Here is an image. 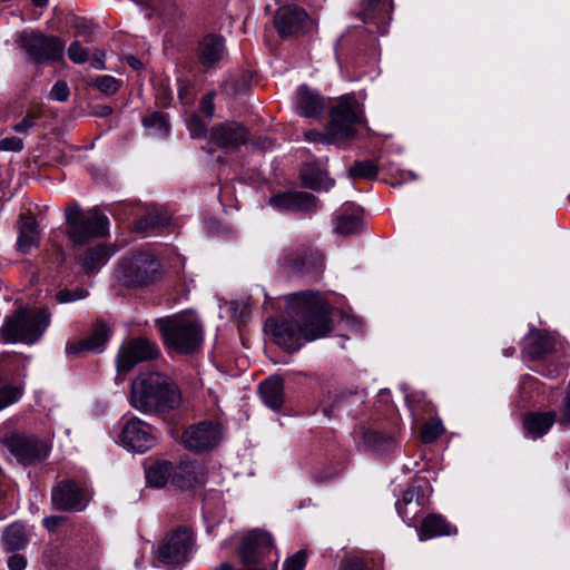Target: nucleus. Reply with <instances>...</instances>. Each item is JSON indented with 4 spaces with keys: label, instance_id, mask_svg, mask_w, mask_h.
Listing matches in <instances>:
<instances>
[{
    "label": "nucleus",
    "instance_id": "1",
    "mask_svg": "<svg viewBox=\"0 0 570 570\" xmlns=\"http://www.w3.org/2000/svg\"><path fill=\"white\" fill-rule=\"evenodd\" d=\"M332 307L318 293L304 291L286 296L283 320L268 318L265 327L276 344L288 352L298 351L306 342L325 337L333 328Z\"/></svg>",
    "mask_w": 570,
    "mask_h": 570
},
{
    "label": "nucleus",
    "instance_id": "2",
    "mask_svg": "<svg viewBox=\"0 0 570 570\" xmlns=\"http://www.w3.org/2000/svg\"><path fill=\"white\" fill-rule=\"evenodd\" d=\"M130 404L148 415L176 410L181 404V393L167 375L153 372L139 375L131 383Z\"/></svg>",
    "mask_w": 570,
    "mask_h": 570
},
{
    "label": "nucleus",
    "instance_id": "3",
    "mask_svg": "<svg viewBox=\"0 0 570 570\" xmlns=\"http://www.w3.org/2000/svg\"><path fill=\"white\" fill-rule=\"evenodd\" d=\"M165 347L177 354L196 352L204 341V328L193 314H180L157 321Z\"/></svg>",
    "mask_w": 570,
    "mask_h": 570
},
{
    "label": "nucleus",
    "instance_id": "4",
    "mask_svg": "<svg viewBox=\"0 0 570 570\" xmlns=\"http://www.w3.org/2000/svg\"><path fill=\"white\" fill-rule=\"evenodd\" d=\"M50 323V315L43 308H19L4 320L0 327V341L7 344L37 342Z\"/></svg>",
    "mask_w": 570,
    "mask_h": 570
},
{
    "label": "nucleus",
    "instance_id": "5",
    "mask_svg": "<svg viewBox=\"0 0 570 570\" xmlns=\"http://www.w3.org/2000/svg\"><path fill=\"white\" fill-rule=\"evenodd\" d=\"M362 121V114L357 102L352 97H342L338 104L331 110V120L325 132L311 130L305 132L306 140L311 142L336 144L355 137L354 126Z\"/></svg>",
    "mask_w": 570,
    "mask_h": 570
},
{
    "label": "nucleus",
    "instance_id": "6",
    "mask_svg": "<svg viewBox=\"0 0 570 570\" xmlns=\"http://www.w3.org/2000/svg\"><path fill=\"white\" fill-rule=\"evenodd\" d=\"M66 235L76 245H83L94 238L104 237L109 230V219L99 209L85 213L78 204L65 209Z\"/></svg>",
    "mask_w": 570,
    "mask_h": 570
},
{
    "label": "nucleus",
    "instance_id": "7",
    "mask_svg": "<svg viewBox=\"0 0 570 570\" xmlns=\"http://www.w3.org/2000/svg\"><path fill=\"white\" fill-rule=\"evenodd\" d=\"M194 546V537L189 529L179 528L159 542L156 558L167 569H176L189 561Z\"/></svg>",
    "mask_w": 570,
    "mask_h": 570
},
{
    "label": "nucleus",
    "instance_id": "8",
    "mask_svg": "<svg viewBox=\"0 0 570 570\" xmlns=\"http://www.w3.org/2000/svg\"><path fill=\"white\" fill-rule=\"evenodd\" d=\"M18 42L26 55L36 63L60 61L63 58L65 42L55 36L36 31H23Z\"/></svg>",
    "mask_w": 570,
    "mask_h": 570
},
{
    "label": "nucleus",
    "instance_id": "9",
    "mask_svg": "<svg viewBox=\"0 0 570 570\" xmlns=\"http://www.w3.org/2000/svg\"><path fill=\"white\" fill-rule=\"evenodd\" d=\"M0 443L23 465L42 461L49 453V446L45 441L24 432L7 433L0 438Z\"/></svg>",
    "mask_w": 570,
    "mask_h": 570
},
{
    "label": "nucleus",
    "instance_id": "10",
    "mask_svg": "<svg viewBox=\"0 0 570 570\" xmlns=\"http://www.w3.org/2000/svg\"><path fill=\"white\" fill-rule=\"evenodd\" d=\"M278 265L286 274H318L324 266V256L308 246L285 248L278 257Z\"/></svg>",
    "mask_w": 570,
    "mask_h": 570
},
{
    "label": "nucleus",
    "instance_id": "11",
    "mask_svg": "<svg viewBox=\"0 0 570 570\" xmlns=\"http://www.w3.org/2000/svg\"><path fill=\"white\" fill-rule=\"evenodd\" d=\"M158 271V263L148 253L139 252L125 257L119 264V274L124 282L131 286H147L151 284Z\"/></svg>",
    "mask_w": 570,
    "mask_h": 570
},
{
    "label": "nucleus",
    "instance_id": "12",
    "mask_svg": "<svg viewBox=\"0 0 570 570\" xmlns=\"http://www.w3.org/2000/svg\"><path fill=\"white\" fill-rule=\"evenodd\" d=\"M222 438L223 430L219 423L202 421L184 430L181 442L187 450L195 453H203L217 446Z\"/></svg>",
    "mask_w": 570,
    "mask_h": 570
},
{
    "label": "nucleus",
    "instance_id": "13",
    "mask_svg": "<svg viewBox=\"0 0 570 570\" xmlns=\"http://www.w3.org/2000/svg\"><path fill=\"white\" fill-rule=\"evenodd\" d=\"M88 501L85 489L72 479L61 480L51 489V503L55 510L79 512L87 507Z\"/></svg>",
    "mask_w": 570,
    "mask_h": 570
},
{
    "label": "nucleus",
    "instance_id": "14",
    "mask_svg": "<svg viewBox=\"0 0 570 570\" xmlns=\"http://www.w3.org/2000/svg\"><path fill=\"white\" fill-rule=\"evenodd\" d=\"M158 345L146 338L137 337L124 343L118 352L117 367L118 371H130L136 364L150 361L159 355Z\"/></svg>",
    "mask_w": 570,
    "mask_h": 570
},
{
    "label": "nucleus",
    "instance_id": "15",
    "mask_svg": "<svg viewBox=\"0 0 570 570\" xmlns=\"http://www.w3.org/2000/svg\"><path fill=\"white\" fill-rule=\"evenodd\" d=\"M273 550L274 541L271 533L253 530L244 537L238 554L244 567L258 566Z\"/></svg>",
    "mask_w": 570,
    "mask_h": 570
},
{
    "label": "nucleus",
    "instance_id": "16",
    "mask_svg": "<svg viewBox=\"0 0 570 570\" xmlns=\"http://www.w3.org/2000/svg\"><path fill=\"white\" fill-rule=\"evenodd\" d=\"M151 426L137 416L128 419L120 432V442L124 448L137 453L150 450L155 444Z\"/></svg>",
    "mask_w": 570,
    "mask_h": 570
},
{
    "label": "nucleus",
    "instance_id": "17",
    "mask_svg": "<svg viewBox=\"0 0 570 570\" xmlns=\"http://www.w3.org/2000/svg\"><path fill=\"white\" fill-rule=\"evenodd\" d=\"M274 26L278 35L286 38L306 32L309 29L311 19L304 9L296 6H284L277 9Z\"/></svg>",
    "mask_w": 570,
    "mask_h": 570
},
{
    "label": "nucleus",
    "instance_id": "18",
    "mask_svg": "<svg viewBox=\"0 0 570 570\" xmlns=\"http://www.w3.org/2000/svg\"><path fill=\"white\" fill-rule=\"evenodd\" d=\"M248 139V130L235 121L216 125L209 132V141L226 150H235L247 144Z\"/></svg>",
    "mask_w": 570,
    "mask_h": 570
},
{
    "label": "nucleus",
    "instance_id": "19",
    "mask_svg": "<svg viewBox=\"0 0 570 570\" xmlns=\"http://www.w3.org/2000/svg\"><path fill=\"white\" fill-rule=\"evenodd\" d=\"M271 205L279 210L308 213L316 207V197L306 191H288L273 196Z\"/></svg>",
    "mask_w": 570,
    "mask_h": 570
},
{
    "label": "nucleus",
    "instance_id": "20",
    "mask_svg": "<svg viewBox=\"0 0 570 570\" xmlns=\"http://www.w3.org/2000/svg\"><path fill=\"white\" fill-rule=\"evenodd\" d=\"M109 338V328L102 323L98 322L94 326L88 337L82 340L68 341L66 352L70 355H77L81 352H101L106 342Z\"/></svg>",
    "mask_w": 570,
    "mask_h": 570
},
{
    "label": "nucleus",
    "instance_id": "21",
    "mask_svg": "<svg viewBox=\"0 0 570 570\" xmlns=\"http://www.w3.org/2000/svg\"><path fill=\"white\" fill-rule=\"evenodd\" d=\"M557 422L554 411H532L522 417V426L528 438L535 440L546 435Z\"/></svg>",
    "mask_w": 570,
    "mask_h": 570
},
{
    "label": "nucleus",
    "instance_id": "22",
    "mask_svg": "<svg viewBox=\"0 0 570 570\" xmlns=\"http://www.w3.org/2000/svg\"><path fill=\"white\" fill-rule=\"evenodd\" d=\"M18 225L17 250L22 254H29L32 247L40 244V230L37 219L32 215L21 214Z\"/></svg>",
    "mask_w": 570,
    "mask_h": 570
},
{
    "label": "nucleus",
    "instance_id": "23",
    "mask_svg": "<svg viewBox=\"0 0 570 570\" xmlns=\"http://www.w3.org/2000/svg\"><path fill=\"white\" fill-rule=\"evenodd\" d=\"M115 252L116 249L112 245L98 244L87 248L77 257V262L87 275H91L106 265Z\"/></svg>",
    "mask_w": 570,
    "mask_h": 570
},
{
    "label": "nucleus",
    "instance_id": "24",
    "mask_svg": "<svg viewBox=\"0 0 570 570\" xmlns=\"http://www.w3.org/2000/svg\"><path fill=\"white\" fill-rule=\"evenodd\" d=\"M563 343L556 337L543 334L539 331L531 332L527 337V345L524 346V353L531 360L542 358L550 352H557L561 348Z\"/></svg>",
    "mask_w": 570,
    "mask_h": 570
},
{
    "label": "nucleus",
    "instance_id": "25",
    "mask_svg": "<svg viewBox=\"0 0 570 570\" xmlns=\"http://www.w3.org/2000/svg\"><path fill=\"white\" fill-rule=\"evenodd\" d=\"M362 227L361 210L354 205H346L333 218V230L340 235L357 233Z\"/></svg>",
    "mask_w": 570,
    "mask_h": 570
},
{
    "label": "nucleus",
    "instance_id": "26",
    "mask_svg": "<svg viewBox=\"0 0 570 570\" xmlns=\"http://www.w3.org/2000/svg\"><path fill=\"white\" fill-rule=\"evenodd\" d=\"M224 53L225 41L220 36L207 35L199 43V62L206 68L215 66L224 57Z\"/></svg>",
    "mask_w": 570,
    "mask_h": 570
},
{
    "label": "nucleus",
    "instance_id": "27",
    "mask_svg": "<svg viewBox=\"0 0 570 570\" xmlns=\"http://www.w3.org/2000/svg\"><path fill=\"white\" fill-rule=\"evenodd\" d=\"M296 108L303 117H318L325 108V101L306 85H302L297 90Z\"/></svg>",
    "mask_w": 570,
    "mask_h": 570
},
{
    "label": "nucleus",
    "instance_id": "28",
    "mask_svg": "<svg viewBox=\"0 0 570 570\" xmlns=\"http://www.w3.org/2000/svg\"><path fill=\"white\" fill-rule=\"evenodd\" d=\"M171 475L173 484L180 489H191L204 482L202 468L196 461L180 462Z\"/></svg>",
    "mask_w": 570,
    "mask_h": 570
},
{
    "label": "nucleus",
    "instance_id": "29",
    "mask_svg": "<svg viewBox=\"0 0 570 570\" xmlns=\"http://www.w3.org/2000/svg\"><path fill=\"white\" fill-rule=\"evenodd\" d=\"M259 394L266 406L278 411L284 403V383L278 376H271L259 384Z\"/></svg>",
    "mask_w": 570,
    "mask_h": 570
},
{
    "label": "nucleus",
    "instance_id": "30",
    "mask_svg": "<svg viewBox=\"0 0 570 570\" xmlns=\"http://www.w3.org/2000/svg\"><path fill=\"white\" fill-rule=\"evenodd\" d=\"M301 178L305 187L316 191H327L334 185V180L316 164H305L301 169Z\"/></svg>",
    "mask_w": 570,
    "mask_h": 570
},
{
    "label": "nucleus",
    "instance_id": "31",
    "mask_svg": "<svg viewBox=\"0 0 570 570\" xmlns=\"http://www.w3.org/2000/svg\"><path fill=\"white\" fill-rule=\"evenodd\" d=\"M456 529L452 527L443 517L430 514L423 519L420 528V539L426 540L440 535H450L455 533Z\"/></svg>",
    "mask_w": 570,
    "mask_h": 570
},
{
    "label": "nucleus",
    "instance_id": "32",
    "mask_svg": "<svg viewBox=\"0 0 570 570\" xmlns=\"http://www.w3.org/2000/svg\"><path fill=\"white\" fill-rule=\"evenodd\" d=\"M29 542L24 525L14 522L8 525L2 533V544L7 552L20 551Z\"/></svg>",
    "mask_w": 570,
    "mask_h": 570
},
{
    "label": "nucleus",
    "instance_id": "33",
    "mask_svg": "<svg viewBox=\"0 0 570 570\" xmlns=\"http://www.w3.org/2000/svg\"><path fill=\"white\" fill-rule=\"evenodd\" d=\"M168 219L169 217L166 213H163L156 208H148L136 219L135 229L137 232L146 233L157 227L164 226Z\"/></svg>",
    "mask_w": 570,
    "mask_h": 570
},
{
    "label": "nucleus",
    "instance_id": "34",
    "mask_svg": "<svg viewBox=\"0 0 570 570\" xmlns=\"http://www.w3.org/2000/svg\"><path fill=\"white\" fill-rule=\"evenodd\" d=\"M173 466L167 461L153 463L146 469L147 483L155 488H161L167 484L168 480L173 476Z\"/></svg>",
    "mask_w": 570,
    "mask_h": 570
},
{
    "label": "nucleus",
    "instance_id": "35",
    "mask_svg": "<svg viewBox=\"0 0 570 570\" xmlns=\"http://www.w3.org/2000/svg\"><path fill=\"white\" fill-rule=\"evenodd\" d=\"M391 11L392 0H366L361 18L365 22L383 20L390 17Z\"/></svg>",
    "mask_w": 570,
    "mask_h": 570
},
{
    "label": "nucleus",
    "instance_id": "36",
    "mask_svg": "<svg viewBox=\"0 0 570 570\" xmlns=\"http://www.w3.org/2000/svg\"><path fill=\"white\" fill-rule=\"evenodd\" d=\"M377 173L379 165L377 161L373 159L356 161L350 169L352 178L374 179Z\"/></svg>",
    "mask_w": 570,
    "mask_h": 570
},
{
    "label": "nucleus",
    "instance_id": "37",
    "mask_svg": "<svg viewBox=\"0 0 570 570\" xmlns=\"http://www.w3.org/2000/svg\"><path fill=\"white\" fill-rule=\"evenodd\" d=\"M23 394L21 386L6 383L0 386V411L18 402Z\"/></svg>",
    "mask_w": 570,
    "mask_h": 570
},
{
    "label": "nucleus",
    "instance_id": "38",
    "mask_svg": "<svg viewBox=\"0 0 570 570\" xmlns=\"http://www.w3.org/2000/svg\"><path fill=\"white\" fill-rule=\"evenodd\" d=\"M142 124L146 128L154 130L157 136H165L169 129L166 116L160 112H154L145 117Z\"/></svg>",
    "mask_w": 570,
    "mask_h": 570
},
{
    "label": "nucleus",
    "instance_id": "39",
    "mask_svg": "<svg viewBox=\"0 0 570 570\" xmlns=\"http://www.w3.org/2000/svg\"><path fill=\"white\" fill-rule=\"evenodd\" d=\"M416 501L425 502L424 490L421 485L412 484L403 492L402 499L396 501L395 509L399 511L405 505L416 503Z\"/></svg>",
    "mask_w": 570,
    "mask_h": 570
},
{
    "label": "nucleus",
    "instance_id": "40",
    "mask_svg": "<svg viewBox=\"0 0 570 570\" xmlns=\"http://www.w3.org/2000/svg\"><path fill=\"white\" fill-rule=\"evenodd\" d=\"M95 88L105 95H114L120 88V82L112 76L104 75L95 77L90 82Z\"/></svg>",
    "mask_w": 570,
    "mask_h": 570
},
{
    "label": "nucleus",
    "instance_id": "41",
    "mask_svg": "<svg viewBox=\"0 0 570 570\" xmlns=\"http://www.w3.org/2000/svg\"><path fill=\"white\" fill-rule=\"evenodd\" d=\"M443 425L439 420H430L422 426L421 440L424 443H432L443 433Z\"/></svg>",
    "mask_w": 570,
    "mask_h": 570
},
{
    "label": "nucleus",
    "instance_id": "42",
    "mask_svg": "<svg viewBox=\"0 0 570 570\" xmlns=\"http://www.w3.org/2000/svg\"><path fill=\"white\" fill-rule=\"evenodd\" d=\"M186 126L191 135L195 138L206 137L208 121H204L198 115L191 114L186 119Z\"/></svg>",
    "mask_w": 570,
    "mask_h": 570
},
{
    "label": "nucleus",
    "instance_id": "43",
    "mask_svg": "<svg viewBox=\"0 0 570 570\" xmlns=\"http://www.w3.org/2000/svg\"><path fill=\"white\" fill-rule=\"evenodd\" d=\"M424 503L425 502L416 501V503L403 507V509L399 510L397 513L407 525H415Z\"/></svg>",
    "mask_w": 570,
    "mask_h": 570
},
{
    "label": "nucleus",
    "instance_id": "44",
    "mask_svg": "<svg viewBox=\"0 0 570 570\" xmlns=\"http://www.w3.org/2000/svg\"><path fill=\"white\" fill-rule=\"evenodd\" d=\"M338 570H367V560L354 553L346 554L341 560Z\"/></svg>",
    "mask_w": 570,
    "mask_h": 570
},
{
    "label": "nucleus",
    "instance_id": "45",
    "mask_svg": "<svg viewBox=\"0 0 570 570\" xmlns=\"http://www.w3.org/2000/svg\"><path fill=\"white\" fill-rule=\"evenodd\" d=\"M88 296V291L82 287H77L73 289H61L56 294V298L59 303L66 304L82 299Z\"/></svg>",
    "mask_w": 570,
    "mask_h": 570
},
{
    "label": "nucleus",
    "instance_id": "46",
    "mask_svg": "<svg viewBox=\"0 0 570 570\" xmlns=\"http://www.w3.org/2000/svg\"><path fill=\"white\" fill-rule=\"evenodd\" d=\"M306 566V553L303 550L288 557L283 564V570H304Z\"/></svg>",
    "mask_w": 570,
    "mask_h": 570
},
{
    "label": "nucleus",
    "instance_id": "47",
    "mask_svg": "<svg viewBox=\"0 0 570 570\" xmlns=\"http://www.w3.org/2000/svg\"><path fill=\"white\" fill-rule=\"evenodd\" d=\"M68 57L72 62L80 65L88 60V52L79 41H73L68 48Z\"/></svg>",
    "mask_w": 570,
    "mask_h": 570
},
{
    "label": "nucleus",
    "instance_id": "48",
    "mask_svg": "<svg viewBox=\"0 0 570 570\" xmlns=\"http://www.w3.org/2000/svg\"><path fill=\"white\" fill-rule=\"evenodd\" d=\"M38 117V114L33 111L27 112L21 121L13 126V130L18 134L28 135L29 130L35 127Z\"/></svg>",
    "mask_w": 570,
    "mask_h": 570
},
{
    "label": "nucleus",
    "instance_id": "49",
    "mask_svg": "<svg viewBox=\"0 0 570 570\" xmlns=\"http://www.w3.org/2000/svg\"><path fill=\"white\" fill-rule=\"evenodd\" d=\"M23 147V140L19 137H4L0 139V151L20 153Z\"/></svg>",
    "mask_w": 570,
    "mask_h": 570
},
{
    "label": "nucleus",
    "instance_id": "50",
    "mask_svg": "<svg viewBox=\"0 0 570 570\" xmlns=\"http://www.w3.org/2000/svg\"><path fill=\"white\" fill-rule=\"evenodd\" d=\"M69 88L65 81H58L50 90V98L57 101H66L69 98Z\"/></svg>",
    "mask_w": 570,
    "mask_h": 570
},
{
    "label": "nucleus",
    "instance_id": "51",
    "mask_svg": "<svg viewBox=\"0 0 570 570\" xmlns=\"http://www.w3.org/2000/svg\"><path fill=\"white\" fill-rule=\"evenodd\" d=\"M178 97L184 105H190L194 101V94L188 81L178 80Z\"/></svg>",
    "mask_w": 570,
    "mask_h": 570
},
{
    "label": "nucleus",
    "instance_id": "52",
    "mask_svg": "<svg viewBox=\"0 0 570 570\" xmlns=\"http://www.w3.org/2000/svg\"><path fill=\"white\" fill-rule=\"evenodd\" d=\"M214 97L215 92H208L206 96H204L200 100V110L209 118L214 116Z\"/></svg>",
    "mask_w": 570,
    "mask_h": 570
},
{
    "label": "nucleus",
    "instance_id": "53",
    "mask_svg": "<svg viewBox=\"0 0 570 570\" xmlns=\"http://www.w3.org/2000/svg\"><path fill=\"white\" fill-rule=\"evenodd\" d=\"M7 566L9 570H24L27 567V559L20 553H13L8 558Z\"/></svg>",
    "mask_w": 570,
    "mask_h": 570
},
{
    "label": "nucleus",
    "instance_id": "54",
    "mask_svg": "<svg viewBox=\"0 0 570 570\" xmlns=\"http://www.w3.org/2000/svg\"><path fill=\"white\" fill-rule=\"evenodd\" d=\"M558 422L561 425H570V392L564 397L563 407Z\"/></svg>",
    "mask_w": 570,
    "mask_h": 570
},
{
    "label": "nucleus",
    "instance_id": "55",
    "mask_svg": "<svg viewBox=\"0 0 570 570\" xmlns=\"http://www.w3.org/2000/svg\"><path fill=\"white\" fill-rule=\"evenodd\" d=\"M63 521L61 515H50L43 519V525L48 531H55Z\"/></svg>",
    "mask_w": 570,
    "mask_h": 570
},
{
    "label": "nucleus",
    "instance_id": "56",
    "mask_svg": "<svg viewBox=\"0 0 570 570\" xmlns=\"http://www.w3.org/2000/svg\"><path fill=\"white\" fill-rule=\"evenodd\" d=\"M121 208L125 212L128 210L130 215H135V216L139 215L142 212V207L137 204L122 205Z\"/></svg>",
    "mask_w": 570,
    "mask_h": 570
},
{
    "label": "nucleus",
    "instance_id": "57",
    "mask_svg": "<svg viewBox=\"0 0 570 570\" xmlns=\"http://www.w3.org/2000/svg\"><path fill=\"white\" fill-rule=\"evenodd\" d=\"M127 63L135 70H139L142 67V63L135 56L127 57Z\"/></svg>",
    "mask_w": 570,
    "mask_h": 570
},
{
    "label": "nucleus",
    "instance_id": "58",
    "mask_svg": "<svg viewBox=\"0 0 570 570\" xmlns=\"http://www.w3.org/2000/svg\"><path fill=\"white\" fill-rule=\"evenodd\" d=\"M56 252H57V259L60 264H62L66 259V253H65V249L61 245H57L56 246Z\"/></svg>",
    "mask_w": 570,
    "mask_h": 570
},
{
    "label": "nucleus",
    "instance_id": "59",
    "mask_svg": "<svg viewBox=\"0 0 570 570\" xmlns=\"http://www.w3.org/2000/svg\"><path fill=\"white\" fill-rule=\"evenodd\" d=\"M559 373V367L556 366L553 368H548L547 371H541V374L548 376L550 379L556 377Z\"/></svg>",
    "mask_w": 570,
    "mask_h": 570
},
{
    "label": "nucleus",
    "instance_id": "60",
    "mask_svg": "<svg viewBox=\"0 0 570 570\" xmlns=\"http://www.w3.org/2000/svg\"><path fill=\"white\" fill-rule=\"evenodd\" d=\"M91 65L95 69H105L104 60L101 57H95L91 61Z\"/></svg>",
    "mask_w": 570,
    "mask_h": 570
},
{
    "label": "nucleus",
    "instance_id": "61",
    "mask_svg": "<svg viewBox=\"0 0 570 570\" xmlns=\"http://www.w3.org/2000/svg\"><path fill=\"white\" fill-rule=\"evenodd\" d=\"M31 1L37 7H43L48 3V0H31Z\"/></svg>",
    "mask_w": 570,
    "mask_h": 570
},
{
    "label": "nucleus",
    "instance_id": "62",
    "mask_svg": "<svg viewBox=\"0 0 570 570\" xmlns=\"http://www.w3.org/2000/svg\"><path fill=\"white\" fill-rule=\"evenodd\" d=\"M245 570H267L266 568H262V567H257V566H249V567H244Z\"/></svg>",
    "mask_w": 570,
    "mask_h": 570
},
{
    "label": "nucleus",
    "instance_id": "63",
    "mask_svg": "<svg viewBox=\"0 0 570 570\" xmlns=\"http://www.w3.org/2000/svg\"><path fill=\"white\" fill-rule=\"evenodd\" d=\"M323 412L327 417H332V409L324 407Z\"/></svg>",
    "mask_w": 570,
    "mask_h": 570
},
{
    "label": "nucleus",
    "instance_id": "64",
    "mask_svg": "<svg viewBox=\"0 0 570 570\" xmlns=\"http://www.w3.org/2000/svg\"><path fill=\"white\" fill-rule=\"evenodd\" d=\"M513 353H514V348L513 347H510V348L504 351V355L505 356H511Z\"/></svg>",
    "mask_w": 570,
    "mask_h": 570
}]
</instances>
